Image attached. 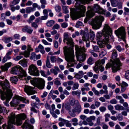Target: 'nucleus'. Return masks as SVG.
Segmentation results:
<instances>
[{"label": "nucleus", "instance_id": "64", "mask_svg": "<svg viewBox=\"0 0 129 129\" xmlns=\"http://www.w3.org/2000/svg\"><path fill=\"white\" fill-rule=\"evenodd\" d=\"M110 103L112 104H116L117 103V101L115 99H113L110 101Z\"/></svg>", "mask_w": 129, "mask_h": 129}, {"label": "nucleus", "instance_id": "59", "mask_svg": "<svg viewBox=\"0 0 129 129\" xmlns=\"http://www.w3.org/2000/svg\"><path fill=\"white\" fill-rule=\"evenodd\" d=\"M31 98L32 99H35L38 102H40L39 99L35 95L31 96Z\"/></svg>", "mask_w": 129, "mask_h": 129}, {"label": "nucleus", "instance_id": "8", "mask_svg": "<svg viewBox=\"0 0 129 129\" xmlns=\"http://www.w3.org/2000/svg\"><path fill=\"white\" fill-rule=\"evenodd\" d=\"M104 20V17L102 16H96L91 22L92 28L95 29H99L101 26L102 22Z\"/></svg>", "mask_w": 129, "mask_h": 129}, {"label": "nucleus", "instance_id": "22", "mask_svg": "<svg viewBox=\"0 0 129 129\" xmlns=\"http://www.w3.org/2000/svg\"><path fill=\"white\" fill-rule=\"evenodd\" d=\"M20 66H17L12 68L11 69L10 72L11 74H18L19 73V70Z\"/></svg>", "mask_w": 129, "mask_h": 129}, {"label": "nucleus", "instance_id": "63", "mask_svg": "<svg viewBox=\"0 0 129 129\" xmlns=\"http://www.w3.org/2000/svg\"><path fill=\"white\" fill-rule=\"evenodd\" d=\"M48 17V15H44V16H42L41 17V20H46L47 18Z\"/></svg>", "mask_w": 129, "mask_h": 129}, {"label": "nucleus", "instance_id": "62", "mask_svg": "<svg viewBox=\"0 0 129 129\" xmlns=\"http://www.w3.org/2000/svg\"><path fill=\"white\" fill-rule=\"evenodd\" d=\"M79 35V34L78 31H77L75 33L73 34L72 35V37L73 38H74L76 36H78Z\"/></svg>", "mask_w": 129, "mask_h": 129}, {"label": "nucleus", "instance_id": "34", "mask_svg": "<svg viewBox=\"0 0 129 129\" xmlns=\"http://www.w3.org/2000/svg\"><path fill=\"white\" fill-rule=\"evenodd\" d=\"M35 10V9L30 7H27L26 8V12L27 13H29Z\"/></svg>", "mask_w": 129, "mask_h": 129}, {"label": "nucleus", "instance_id": "46", "mask_svg": "<svg viewBox=\"0 0 129 129\" xmlns=\"http://www.w3.org/2000/svg\"><path fill=\"white\" fill-rule=\"evenodd\" d=\"M50 113L51 114L52 116L55 118H57L58 117L57 116L55 112L54 111H52L51 109H50Z\"/></svg>", "mask_w": 129, "mask_h": 129}, {"label": "nucleus", "instance_id": "50", "mask_svg": "<svg viewBox=\"0 0 129 129\" xmlns=\"http://www.w3.org/2000/svg\"><path fill=\"white\" fill-rule=\"evenodd\" d=\"M92 90L94 92V94L97 95H98L99 94V91L96 90L95 88L93 87L92 89Z\"/></svg>", "mask_w": 129, "mask_h": 129}, {"label": "nucleus", "instance_id": "49", "mask_svg": "<svg viewBox=\"0 0 129 129\" xmlns=\"http://www.w3.org/2000/svg\"><path fill=\"white\" fill-rule=\"evenodd\" d=\"M93 51L96 52H99V48L97 46H93Z\"/></svg>", "mask_w": 129, "mask_h": 129}, {"label": "nucleus", "instance_id": "11", "mask_svg": "<svg viewBox=\"0 0 129 129\" xmlns=\"http://www.w3.org/2000/svg\"><path fill=\"white\" fill-rule=\"evenodd\" d=\"M20 100L22 101L25 103H28L29 101L26 100L25 98L21 96H16L15 98L13 99L12 101L10 103V104L11 106L16 107L19 103Z\"/></svg>", "mask_w": 129, "mask_h": 129}, {"label": "nucleus", "instance_id": "24", "mask_svg": "<svg viewBox=\"0 0 129 129\" xmlns=\"http://www.w3.org/2000/svg\"><path fill=\"white\" fill-rule=\"evenodd\" d=\"M40 57L41 55L40 54L36 55L35 53L33 52L31 54L30 58L31 59H33L35 61L40 59Z\"/></svg>", "mask_w": 129, "mask_h": 129}, {"label": "nucleus", "instance_id": "16", "mask_svg": "<svg viewBox=\"0 0 129 129\" xmlns=\"http://www.w3.org/2000/svg\"><path fill=\"white\" fill-rule=\"evenodd\" d=\"M19 70V73L18 78L20 80H23L25 78V77L27 76L26 72L20 66Z\"/></svg>", "mask_w": 129, "mask_h": 129}, {"label": "nucleus", "instance_id": "23", "mask_svg": "<svg viewBox=\"0 0 129 129\" xmlns=\"http://www.w3.org/2000/svg\"><path fill=\"white\" fill-rule=\"evenodd\" d=\"M22 30L24 32H27L29 34H32L33 31V30L31 27L28 26L27 25L25 26L23 28Z\"/></svg>", "mask_w": 129, "mask_h": 129}, {"label": "nucleus", "instance_id": "48", "mask_svg": "<svg viewBox=\"0 0 129 129\" xmlns=\"http://www.w3.org/2000/svg\"><path fill=\"white\" fill-rule=\"evenodd\" d=\"M31 26L34 28L36 29L38 27V25L37 23L35 22H32L31 23Z\"/></svg>", "mask_w": 129, "mask_h": 129}, {"label": "nucleus", "instance_id": "28", "mask_svg": "<svg viewBox=\"0 0 129 129\" xmlns=\"http://www.w3.org/2000/svg\"><path fill=\"white\" fill-rule=\"evenodd\" d=\"M82 39L83 41H88L89 40V36L88 32L86 31L85 32L83 36L82 37Z\"/></svg>", "mask_w": 129, "mask_h": 129}, {"label": "nucleus", "instance_id": "54", "mask_svg": "<svg viewBox=\"0 0 129 129\" xmlns=\"http://www.w3.org/2000/svg\"><path fill=\"white\" fill-rule=\"evenodd\" d=\"M19 3L18 1L16 0H14L12 2L10 5V7L15 5L16 4H18Z\"/></svg>", "mask_w": 129, "mask_h": 129}, {"label": "nucleus", "instance_id": "17", "mask_svg": "<svg viewBox=\"0 0 129 129\" xmlns=\"http://www.w3.org/2000/svg\"><path fill=\"white\" fill-rule=\"evenodd\" d=\"M34 87L29 86L25 85L24 88L25 91L28 95H30L34 94L35 93V91L33 90Z\"/></svg>", "mask_w": 129, "mask_h": 129}, {"label": "nucleus", "instance_id": "52", "mask_svg": "<svg viewBox=\"0 0 129 129\" xmlns=\"http://www.w3.org/2000/svg\"><path fill=\"white\" fill-rule=\"evenodd\" d=\"M112 6L113 7H116L117 6L116 4V2L115 0H110Z\"/></svg>", "mask_w": 129, "mask_h": 129}, {"label": "nucleus", "instance_id": "45", "mask_svg": "<svg viewBox=\"0 0 129 129\" xmlns=\"http://www.w3.org/2000/svg\"><path fill=\"white\" fill-rule=\"evenodd\" d=\"M58 78H56L55 79V81L54 82V84L56 85H59L61 84V83L60 81L58 80Z\"/></svg>", "mask_w": 129, "mask_h": 129}, {"label": "nucleus", "instance_id": "33", "mask_svg": "<svg viewBox=\"0 0 129 129\" xmlns=\"http://www.w3.org/2000/svg\"><path fill=\"white\" fill-rule=\"evenodd\" d=\"M64 107L67 110L69 111V112L70 111H71V107L70 104L68 102L66 103L64 105Z\"/></svg>", "mask_w": 129, "mask_h": 129}, {"label": "nucleus", "instance_id": "32", "mask_svg": "<svg viewBox=\"0 0 129 129\" xmlns=\"http://www.w3.org/2000/svg\"><path fill=\"white\" fill-rule=\"evenodd\" d=\"M46 67L48 68H51L52 67V65L51 64L49 59L48 56H47L46 61Z\"/></svg>", "mask_w": 129, "mask_h": 129}, {"label": "nucleus", "instance_id": "19", "mask_svg": "<svg viewBox=\"0 0 129 129\" xmlns=\"http://www.w3.org/2000/svg\"><path fill=\"white\" fill-rule=\"evenodd\" d=\"M94 15V13L91 9L88 10L86 13V17L84 19V22L86 23L89 19L93 17Z\"/></svg>", "mask_w": 129, "mask_h": 129}, {"label": "nucleus", "instance_id": "12", "mask_svg": "<svg viewBox=\"0 0 129 129\" xmlns=\"http://www.w3.org/2000/svg\"><path fill=\"white\" fill-rule=\"evenodd\" d=\"M28 73L31 75L37 76L39 75V72L37 67L32 64L30 65L28 69Z\"/></svg>", "mask_w": 129, "mask_h": 129}, {"label": "nucleus", "instance_id": "40", "mask_svg": "<svg viewBox=\"0 0 129 129\" xmlns=\"http://www.w3.org/2000/svg\"><path fill=\"white\" fill-rule=\"evenodd\" d=\"M93 10L95 12H97L100 10V7L99 5L97 4H95L93 7Z\"/></svg>", "mask_w": 129, "mask_h": 129}, {"label": "nucleus", "instance_id": "13", "mask_svg": "<svg viewBox=\"0 0 129 129\" xmlns=\"http://www.w3.org/2000/svg\"><path fill=\"white\" fill-rule=\"evenodd\" d=\"M64 39L63 42L64 43L65 42V40H66L67 41V44H70L71 46L70 48H68L67 47L65 46L63 48V51H64V48L66 47L68 49H72L73 51V50L72 49V48L74 46V43L72 39L70 37H69V35L68 33H64Z\"/></svg>", "mask_w": 129, "mask_h": 129}, {"label": "nucleus", "instance_id": "35", "mask_svg": "<svg viewBox=\"0 0 129 129\" xmlns=\"http://www.w3.org/2000/svg\"><path fill=\"white\" fill-rule=\"evenodd\" d=\"M55 21L53 20H50L47 22L46 24L47 26L48 27H51L54 23Z\"/></svg>", "mask_w": 129, "mask_h": 129}, {"label": "nucleus", "instance_id": "36", "mask_svg": "<svg viewBox=\"0 0 129 129\" xmlns=\"http://www.w3.org/2000/svg\"><path fill=\"white\" fill-rule=\"evenodd\" d=\"M71 93L73 95H76L79 98H80V95L81 94V92L79 91H73Z\"/></svg>", "mask_w": 129, "mask_h": 129}, {"label": "nucleus", "instance_id": "42", "mask_svg": "<svg viewBox=\"0 0 129 129\" xmlns=\"http://www.w3.org/2000/svg\"><path fill=\"white\" fill-rule=\"evenodd\" d=\"M62 7L63 13L65 14H67L69 13V10L68 9L67 7L66 6H63Z\"/></svg>", "mask_w": 129, "mask_h": 129}, {"label": "nucleus", "instance_id": "5", "mask_svg": "<svg viewBox=\"0 0 129 129\" xmlns=\"http://www.w3.org/2000/svg\"><path fill=\"white\" fill-rule=\"evenodd\" d=\"M122 64L118 58H117L114 61H111L108 63L106 65V69L112 67V69L114 72H115L121 69V67Z\"/></svg>", "mask_w": 129, "mask_h": 129}, {"label": "nucleus", "instance_id": "56", "mask_svg": "<svg viewBox=\"0 0 129 129\" xmlns=\"http://www.w3.org/2000/svg\"><path fill=\"white\" fill-rule=\"evenodd\" d=\"M116 117L117 119L119 121H122L123 119V116L120 114H119Z\"/></svg>", "mask_w": 129, "mask_h": 129}, {"label": "nucleus", "instance_id": "57", "mask_svg": "<svg viewBox=\"0 0 129 129\" xmlns=\"http://www.w3.org/2000/svg\"><path fill=\"white\" fill-rule=\"evenodd\" d=\"M99 109L100 111L102 112H104L106 110V107L104 106H101L100 107Z\"/></svg>", "mask_w": 129, "mask_h": 129}, {"label": "nucleus", "instance_id": "31", "mask_svg": "<svg viewBox=\"0 0 129 129\" xmlns=\"http://www.w3.org/2000/svg\"><path fill=\"white\" fill-rule=\"evenodd\" d=\"M18 80L17 78L15 76L13 77H11L10 78V81L13 84H16Z\"/></svg>", "mask_w": 129, "mask_h": 129}, {"label": "nucleus", "instance_id": "58", "mask_svg": "<svg viewBox=\"0 0 129 129\" xmlns=\"http://www.w3.org/2000/svg\"><path fill=\"white\" fill-rule=\"evenodd\" d=\"M66 126L71 127L72 126L71 124L69 122V121L66 120L65 124Z\"/></svg>", "mask_w": 129, "mask_h": 129}, {"label": "nucleus", "instance_id": "2", "mask_svg": "<svg viewBox=\"0 0 129 129\" xmlns=\"http://www.w3.org/2000/svg\"><path fill=\"white\" fill-rule=\"evenodd\" d=\"M112 29L108 25L105 24L102 31L103 33L101 32L98 33L97 36L100 41H101L98 43L100 48H104L105 45L109 42V36L112 33Z\"/></svg>", "mask_w": 129, "mask_h": 129}, {"label": "nucleus", "instance_id": "25", "mask_svg": "<svg viewBox=\"0 0 129 129\" xmlns=\"http://www.w3.org/2000/svg\"><path fill=\"white\" fill-rule=\"evenodd\" d=\"M69 103L71 105L74 106L75 105H77L79 104V102L78 100H76L72 98L70 100Z\"/></svg>", "mask_w": 129, "mask_h": 129}, {"label": "nucleus", "instance_id": "37", "mask_svg": "<svg viewBox=\"0 0 129 129\" xmlns=\"http://www.w3.org/2000/svg\"><path fill=\"white\" fill-rule=\"evenodd\" d=\"M89 35L90 39L91 40H93L94 39L95 36L94 33L93 31L90 30Z\"/></svg>", "mask_w": 129, "mask_h": 129}, {"label": "nucleus", "instance_id": "15", "mask_svg": "<svg viewBox=\"0 0 129 129\" xmlns=\"http://www.w3.org/2000/svg\"><path fill=\"white\" fill-rule=\"evenodd\" d=\"M12 95V94H7L5 92H1V98L3 100L6 99V102H4V103L7 106H9L8 103L11 99Z\"/></svg>", "mask_w": 129, "mask_h": 129}, {"label": "nucleus", "instance_id": "18", "mask_svg": "<svg viewBox=\"0 0 129 129\" xmlns=\"http://www.w3.org/2000/svg\"><path fill=\"white\" fill-rule=\"evenodd\" d=\"M13 114H12L10 117L9 120L8 121V125L7 129H13L14 128L13 125H14L15 119L14 118L12 119V118L14 117Z\"/></svg>", "mask_w": 129, "mask_h": 129}, {"label": "nucleus", "instance_id": "27", "mask_svg": "<svg viewBox=\"0 0 129 129\" xmlns=\"http://www.w3.org/2000/svg\"><path fill=\"white\" fill-rule=\"evenodd\" d=\"M19 63L24 67H26L27 66V61L25 59H23L20 61Z\"/></svg>", "mask_w": 129, "mask_h": 129}, {"label": "nucleus", "instance_id": "53", "mask_svg": "<svg viewBox=\"0 0 129 129\" xmlns=\"http://www.w3.org/2000/svg\"><path fill=\"white\" fill-rule=\"evenodd\" d=\"M1 68L2 70V71H7L8 70V69L6 66H5V64L4 66H1Z\"/></svg>", "mask_w": 129, "mask_h": 129}, {"label": "nucleus", "instance_id": "55", "mask_svg": "<svg viewBox=\"0 0 129 129\" xmlns=\"http://www.w3.org/2000/svg\"><path fill=\"white\" fill-rule=\"evenodd\" d=\"M87 63L90 65L92 64L93 63V60L92 58L91 57H89L87 61Z\"/></svg>", "mask_w": 129, "mask_h": 129}, {"label": "nucleus", "instance_id": "14", "mask_svg": "<svg viewBox=\"0 0 129 129\" xmlns=\"http://www.w3.org/2000/svg\"><path fill=\"white\" fill-rule=\"evenodd\" d=\"M76 106V107H74L71 111H70L69 112L70 115L73 117H75L76 116L75 113L79 114L82 110V107L81 105H80V103H79V104L77 105Z\"/></svg>", "mask_w": 129, "mask_h": 129}, {"label": "nucleus", "instance_id": "1", "mask_svg": "<svg viewBox=\"0 0 129 129\" xmlns=\"http://www.w3.org/2000/svg\"><path fill=\"white\" fill-rule=\"evenodd\" d=\"M76 2L75 7L76 8L75 11H72L71 12L70 16L73 20H77L82 17L84 16L86 11L85 7L79 3L82 4H88L90 0H75Z\"/></svg>", "mask_w": 129, "mask_h": 129}, {"label": "nucleus", "instance_id": "20", "mask_svg": "<svg viewBox=\"0 0 129 129\" xmlns=\"http://www.w3.org/2000/svg\"><path fill=\"white\" fill-rule=\"evenodd\" d=\"M23 129H33V126L31 125L29 123L28 120H26L21 126Z\"/></svg>", "mask_w": 129, "mask_h": 129}, {"label": "nucleus", "instance_id": "41", "mask_svg": "<svg viewBox=\"0 0 129 129\" xmlns=\"http://www.w3.org/2000/svg\"><path fill=\"white\" fill-rule=\"evenodd\" d=\"M79 86V85L77 83H74L73 84V86L72 87V90H74L78 89V88Z\"/></svg>", "mask_w": 129, "mask_h": 129}, {"label": "nucleus", "instance_id": "9", "mask_svg": "<svg viewBox=\"0 0 129 129\" xmlns=\"http://www.w3.org/2000/svg\"><path fill=\"white\" fill-rule=\"evenodd\" d=\"M115 33L118 37L125 42L126 33L125 28L122 26L115 31Z\"/></svg>", "mask_w": 129, "mask_h": 129}, {"label": "nucleus", "instance_id": "6", "mask_svg": "<svg viewBox=\"0 0 129 129\" xmlns=\"http://www.w3.org/2000/svg\"><path fill=\"white\" fill-rule=\"evenodd\" d=\"M14 115V117L12 118L15 119L14 125H20L22 123V120L25 119L26 117V115L24 113H22L15 115V114L13 113H11L9 116V120L10 117L12 114Z\"/></svg>", "mask_w": 129, "mask_h": 129}, {"label": "nucleus", "instance_id": "47", "mask_svg": "<svg viewBox=\"0 0 129 129\" xmlns=\"http://www.w3.org/2000/svg\"><path fill=\"white\" fill-rule=\"evenodd\" d=\"M74 77L76 78V79L79 80L82 78V77L79 75V74L76 73L75 74Z\"/></svg>", "mask_w": 129, "mask_h": 129}, {"label": "nucleus", "instance_id": "43", "mask_svg": "<svg viewBox=\"0 0 129 129\" xmlns=\"http://www.w3.org/2000/svg\"><path fill=\"white\" fill-rule=\"evenodd\" d=\"M50 59L52 63H54L57 61V58L55 56H52L50 57Z\"/></svg>", "mask_w": 129, "mask_h": 129}, {"label": "nucleus", "instance_id": "30", "mask_svg": "<svg viewBox=\"0 0 129 129\" xmlns=\"http://www.w3.org/2000/svg\"><path fill=\"white\" fill-rule=\"evenodd\" d=\"M114 107L116 110H123L124 109V108L123 106L118 104L115 105Z\"/></svg>", "mask_w": 129, "mask_h": 129}, {"label": "nucleus", "instance_id": "3", "mask_svg": "<svg viewBox=\"0 0 129 129\" xmlns=\"http://www.w3.org/2000/svg\"><path fill=\"white\" fill-rule=\"evenodd\" d=\"M64 53L65 59L68 62L66 68H69V71L70 72H73L74 71V69L70 68L73 66L74 64H76L74 59L75 56L74 51L72 49H68L65 47L64 48Z\"/></svg>", "mask_w": 129, "mask_h": 129}, {"label": "nucleus", "instance_id": "39", "mask_svg": "<svg viewBox=\"0 0 129 129\" xmlns=\"http://www.w3.org/2000/svg\"><path fill=\"white\" fill-rule=\"evenodd\" d=\"M117 56V51L115 50H113L112 51V57L113 59L115 58Z\"/></svg>", "mask_w": 129, "mask_h": 129}, {"label": "nucleus", "instance_id": "38", "mask_svg": "<svg viewBox=\"0 0 129 129\" xmlns=\"http://www.w3.org/2000/svg\"><path fill=\"white\" fill-rule=\"evenodd\" d=\"M12 40L13 39L11 37H5L4 39H2V40L6 43H8L12 41Z\"/></svg>", "mask_w": 129, "mask_h": 129}, {"label": "nucleus", "instance_id": "51", "mask_svg": "<svg viewBox=\"0 0 129 129\" xmlns=\"http://www.w3.org/2000/svg\"><path fill=\"white\" fill-rule=\"evenodd\" d=\"M30 55L29 52L25 51L24 52V55L26 57H28Z\"/></svg>", "mask_w": 129, "mask_h": 129}, {"label": "nucleus", "instance_id": "4", "mask_svg": "<svg viewBox=\"0 0 129 129\" xmlns=\"http://www.w3.org/2000/svg\"><path fill=\"white\" fill-rule=\"evenodd\" d=\"M76 56L77 60L80 62L84 61L86 59V55L85 54L86 50L84 47H80L76 45L75 47Z\"/></svg>", "mask_w": 129, "mask_h": 129}, {"label": "nucleus", "instance_id": "21", "mask_svg": "<svg viewBox=\"0 0 129 129\" xmlns=\"http://www.w3.org/2000/svg\"><path fill=\"white\" fill-rule=\"evenodd\" d=\"M45 84V81L43 79H41L38 82L35 87L40 89H42L44 87Z\"/></svg>", "mask_w": 129, "mask_h": 129}, {"label": "nucleus", "instance_id": "61", "mask_svg": "<svg viewBox=\"0 0 129 129\" xmlns=\"http://www.w3.org/2000/svg\"><path fill=\"white\" fill-rule=\"evenodd\" d=\"M60 27V26L58 24L54 25L52 28V29H58Z\"/></svg>", "mask_w": 129, "mask_h": 129}, {"label": "nucleus", "instance_id": "29", "mask_svg": "<svg viewBox=\"0 0 129 129\" xmlns=\"http://www.w3.org/2000/svg\"><path fill=\"white\" fill-rule=\"evenodd\" d=\"M60 121L58 123V125L60 126H64L65 124V122L66 120L61 118H59L58 119Z\"/></svg>", "mask_w": 129, "mask_h": 129}, {"label": "nucleus", "instance_id": "7", "mask_svg": "<svg viewBox=\"0 0 129 129\" xmlns=\"http://www.w3.org/2000/svg\"><path fill=\"white\" fill-rule=\"evenodd\" d=\"M0 85L4 90V91H0L1 94V92H5L7 94H12L10 83L7 79H6L5 81L0 82Z\"/></svg>", "mask_w": 129, "mask_h": 129}, {"label": "nucleus", "instance_id": "44", "mask_svg": "<svg viewBox=\"0 0 129 129\" xmlns=\"http://www.w3.org/2000/svg\"><path fill=\"white\" fill-rule=\"evenodd\" d=\"M55 9L57 12H59L61 10V7L58 5H56L55 7Z\"/></svg>", "mask_w": 129, "mask_h": 129}, {"label": "nucleus", "instance_id": "60", "mask_svg": "<svg viewBox=\"0 0 129 129\" xmlns=\"http://www.w3.org/2000/svg\"><path fill=\"white\" fill-rule=\"evenodd\" d=\"M20 35L18 34H15L14 35V39H19L20 38Z\"/></svg>", "mask_w": 129, "mask_h": 129}, {"label": "nucleus", "instance_id": "26", "mask_svg": "<svg viewBox=\"0 0 129 129\" xmlns=\"http://www.w3.org/2000/svg\"><path fill=\"white\" fill-rule=\"evenodd\" d=\"M39 81V79L36 78H32L30 80L31 83L35 86Z\"/></svg>", "mask_w": 129, "mask_h": 129}, {"label": "nucleus", "instance_id": "10", "mask_svg": "<svg viewBox=\"0 0 129 129\" xmlns=\"http://www.w3.org/2000/svg\"><path fill=\"white\" fill-rule=\"evenodd\" d=\"M105 60L104 59H102L101 60H99L96 61L95 63V66L93 67V70L96 73H99L98 70H100L101 72L103 71L104 68L102 66L105 63Z\"/></svg>", "mask_w": 129, "mask_h": 129}]
</instances>
